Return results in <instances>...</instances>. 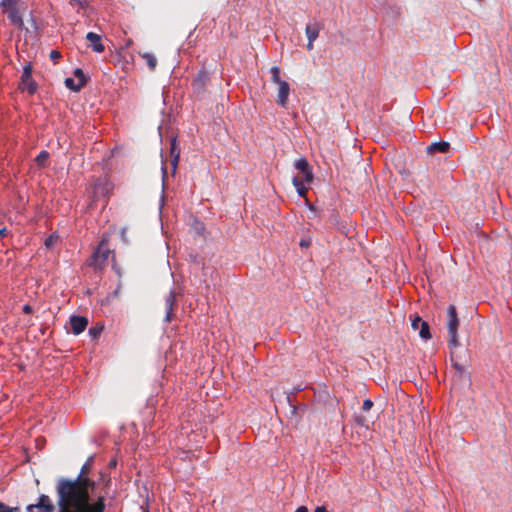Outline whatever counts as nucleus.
<instances>
[{
	"label": "nucleus",
	"mask_w": 512,
	"mask_h": 512,
	"mask_svg": "<svg viewBox=\"0 0 512 512\" xmlns=\"http://www.w3.org/2000/svg\"><path fill=\"white\" fill-rule=\"evenodd\" d=\"M210 81L211 73L204 67L201 68L195 75L191 84L193 93L199 98L204 97L207 91V87L210 84Z\"/></svg>",
	"instance_id": "20e7f679"
},
{
	"label": "nucleus",
	"mask_w": 512,
	"mask_h": 512,
	"mask_svg": "<svg viewBox=\"0 0 512 512\" xmlns=\"http://www.w3.org/2000/svg\"><path fill=\"white\" fill-rule=\"evenodd\" d=\"M447 329H448V345L451 350L460 346V342L458 340V327H459V319L455 305L451 304L447 308Z\"/></svg>",
	"instance_id": "f03ea898"
},
{
	"label": "nucleus",
	"mask_w": 512,
	"mask_h": 512,
	"mask_svg": "<svg viewBox=\"0 0 512 512\" xmlns=\"http://www.w3.org/2000/svg\"><path fill=\"white\" fill-rule=\"evenodd\" d=\"M0 512H20V508L8 506L0 501Z\"/></svg>",
	"instance_id": "bb28decb"
},
{
	"label": "nucleus",
	"mask_w": 512,
	"mask_h": 512,
	"mask_svg": "<svg viewBox=\"0 0 512 512\" xmlns=\"http://www.w3.org/2000/svg\"><path fill=\"white\" fill-rule=\"evenodd\" d=\"M86 39L91 43V49L94 52L102 53L105 50V46L102 43V38L99 34L94 32H88Z\"/></svg>",
	"instance_id": "ddd939ff"
},
{
	"label": "nucleus",
	"mask_w": 512,
	"mask_h": 512,
	"mask_svg": "<svg viewBox=\"0 0 512 512\" xmlns=\"http://www.w3.org/2000/svg\"><path fill=\"white\" fill-rule=\"evenodd\" d=\"M270 73H271V81L273 83L279 84L280 82L284 81V80L280 79V68L278 66L271 67Z\"/></svg>",
	"instance_id": "b1692460"
},
{
	"label": "nucleus",
	"mask_w": 512,
	"mask_h": 512,
	"mask_svg": "<svg viewBox=\"0 0 512 512\" xmlns=\"http://www.w3.org/2000/svg\"><path fill=\"white\" fill-rule=\"evenodd\" d=\"M450 360L452 363V367L455 369V376L463 382L470 383L471 382L470 373L466 371V369L464 368L463 365H461L460 363H458V361H456L454 359L453 351H451Z\"/></svg>",
	"instance_id": "9d476101"
},
{
	"label": "nucleus",
	"mask_w": 512,
	"mask_h": 512,
	"mask_svg": "<svg viewBox=\"0 0 512 512\" xmlns=\"http://www.w3.org/2000/svg\"><path fill=\"white\" fill-rule=\"evenodd\" d=\"M73 75L78 79L79 86L84 87L87 84L88 78L81 68H76L73 71Z\"/></svg>",
	"instance_id": "4be33fe9"
},
{
	"label": "nucleus",
	"mask_w": 512,
	"mask_h": 512,
	"mask_svg": "<svg viewBox=\"0 0 512 512\" xmlns=\"http://www.w3.org/2000/svg\"><path fill=\"white\" fill-rule=\"evenodd\" d=\"M167 177V168L166 166H162V179L163 181L165 180V178Z\"/></svg>",
	"instance_id": "79ce46f5"
},
{
	"label": "nucleus",
	"mask_w": 512,
	"mask_h": 512,
	"mask_svg": "<svg viewBox=\"0 0 512 512\" xmlns=\"http://www.w3.org/2000/svg\"><path fill=\"white\" fill-rule=\"evenodd\" d=\"M450 148V144L447 141L433 142L427 147V153H446Z\"/></svg>",
	"instance_id": "2eb2a0df"
},
{
	"label": "nucleus",
	"mask_w": 512,
	"mask_h": 512,
	"mask_svg": "<svg viewBox=\"0 0 512 512\" xmlns=\"http://www.w3.org/2000/svg\"><path fill=\"white\" fill-rule=\"evenodd\" d=\"M32 69L33 67L31 63H27L23 67V72L18 86L19 90L22 92L27 91L29 95L35 94L38 89L37 83L32 78Z\"/></svg>",
	"instance_id": "39448f33"
},
{
	"label": "nucleus",
	"mask_w": 512,
	"mask_h": 512,
	"mask_svg": "<svg viewBox=\"0 0 512 512\" xmlns=\"http://www.w3.org/2000/svg\"><path fill=\"white\" fill-rule=\"evenodd\" d=\"M60 57H61V54H60L58 51H56V50H52V51L50 52V58H51L52 60L56 61V60H57V59H59Z\"/></svg>",
	"instance_id": "c9c22d12"
},
{
	"label": "nucleus",
	"mask_w": 512,
	"mask_h": 512,
	"mask_svg": "<svg viewBox=\"0 0 512 512\" xmlns=\"http://www.w3.org/2000/svg\"><path fill=\"white\" fill-rule=\"evenodd\" d=\"M313 42H314V41H310V40H308V43H307V45H306V47H307V49H308V50H312V49H313Z\"/></svg>",
	"instance_id": "a18cd8bd"
},
{
	"label": "nucleus",
	"mask_w": 512,
	"mask_h": 512,
	"mask_svg": "<svg viewBox=\"0 0 512 512\" xmlns=\"http://www.w3.org/2000/svg\"><path fill=\"white\" fill-rule=\"evenodd\" d=\"M307 207L308 209L313 213V217H315L317 215V208L315 205L307 202Z\"/></svg>",
	"instance_id": "e433bc0d"
},
{
	"label": "nucleus",
	"mask_w": 512,
	"mask_h": 512,
	"mask_svg": "<svg viewBox=\"0 0 512 512\" xmlns=\"http://www.w3.org/2000/svg\"><path fill=\"white\" fill-rule=\"evenodd\" d=\"M114 269H115V271H116L117 275H118L119 277H121V270H120L119 268H115V267H114Z\"/></svg>",
	"instance_id": "49530a36"
},
{
	"label": "nucleus",
	"mask_w": 512,
	"mask_h": 512,
	"mask_svg": "<svg viewBox=\"0 0 512 512\" xmlns=\"http://www.w3.org/2000/svg\"><path fill=\"white\" fill-rule=\"evenodd\" d=\"M295 512H309L306 506H299Z\"/></svg>",
	"instance_id": "ea45409f"
},
{
	"label": "nucleus",
	"mask_w": 512,
	"mask_h": 512,
	"mask_svg": "<svg viewBox=\"0 0 512 512\" xmlns=\"http://www.w3.org/2000/svg\"><path fill=\"white\" fill-rule=\"evenodd\" d=\"M71 2H76V3L80 4V5H82V0H71Z\"/></svg>",
	"instance_id": "de8ad7c7"
},
{
	"label": "nucleus",
	"mask_w": 512,
	"mask_h": 512,
	"mask_svg": "<svg viewBox=\"0 0 512 512\" xmlns=\"http://www.w3.org/2000/svg\"><path fill=\"white\" fill-rule=\"evenodd\" d=\"M299 245L302 248H308L311 245V239L310 238L301 239L299 242Z\"/></svg>",
	"instance_id": "473e14b6"
},
{
	"label": "nucleus",
	"mask_w": 512,
	"mask_h": 512,
	"mask_svg": "<svg viewBox=\"0 0 512 512\" xmlns=\"http://www.w3.org/2000/svg\"><path fill=\"white\" fill-rule=\"evenodd\" d=\"M7 235V229L4 227V228H1L0 229V236L1 237H5Z\"/></svg>",
	"instance_id": "c03bdc74"
},
{
	"label": "nucleus",
	"mask_w": 512,
	"mask_h": 512,
	"mask_svg": "<svg viewBox=\"0 0 512 512\" xmlns=\"http://www.w3.org/2000/svg\"><path fill=\"white\" fill-rule=\"evenodd\" d=\"M109 253L110 249L108 247V240L106 238H102L97 248L87 260V265L94 269H101L106 263Z\"/></svg>",
	"instance_id": "7ed1b4c3"
},
{
	"label": "nucleus",
	"mask_w": 512,
	"mask_h": 512,
	"mask_svg": "<svg viewBox=\"0 0 512 512\" xmlns=\"http://www.w3.org/2000/svg\"><path fill=\"white\" fill-rule=\"evenodd\" d=\"M30 22H31V25L37 29V23H36V20L35 18L33 17L32 13L30 14Z\"/></svg>",
	"instance_id": "58836bf2"
},
{
	"label": "nucleus",
	"mask_w": 512,
	"mask_h": 512,
	"mask_svg": "<svg viewBox=\"0 0 512 512\" xmlns=\"http://www.w3.org/2000/svg\"><path fill=\"white\" fill-rule=\"evenodd\" d=\"M320 32V25L317 22L309 23L306 25L305 33L307 36V39L310 41H315L317 37L319 36Z\"/></svg>",
	"instance_id": "dca6fc26"
},
{
	"label": "nucleus",
	"mask_w": 512,
	"mask_h": 512,
	"mask_svg": "<svg viewBox=\"0 0 512 512\" xmlns=\"http://www.w3.org/2000/svg\"><path fill=\"white\" fill-rule=\"evenodd\" d=\"M22 312L24 314H31L33 312V308L32 306H30L29 304H25L23 307H22Z\"/></svg>",
	"instance_id": "f704fd0d"
},
{
	"label": "nucleus",
	"mask_w": 512,
	"mask_h": 512,
	"mask_svg": "<svg viewBox=\"0 0 512 512\" xmlns=\"http://www.w3.org/2000/svg\"><path fill=\"white\" fill-rule=\"evenodd\" d=\"M356 423L359 425V426H366V418L364 416H357L356 417Z\"/></svg>",
	"instance_id": "72a5a7b5"
},
{
	"label": "nucleus",
	"mask_w": 512,
	"mask_h": 512,
	"mask_svg": "<svg viewBox=\"0 0 512 512\" xmlns=\"http://www.w3.org/2000/svg\"><path fill=\"white\" fill-rule=\"evenodd\" d=\"M314 512H328V510L324 506H318V507H316Z\"/></svg>",
	"instance_id": "a19ab883"
},
{
	"label": "nucleus",
	"mask_w": 512,
	"mask_h": 512,
	"mask_svg": "<svg viewBox=\"0 0 512 512\" xmlns=\"http://www.w3.org/2000/svg\"><path fill=\"white\" fill-rule=\"evenodd\" d=\"M419 336L425 340H428L432 337L431 332H430V326L426 321L421 322Z\"/></svg>",
	"instance_id": "412c9836"
},
{
	"label": "nucleus",
	"mask_w": 512,
	"mask_h": 512,
	"mask_svg": "<svg viewBox=\"0 0 512 512\" xmlns=\"http://www.w3.org/2000/svg\"><path fill=\"white\" fill-rule=\"evenodd\" d=\"M421 322H424L419 316L415 317V319L412 321V328L414 330L418 329L421 326Z\"/></svg>",
	"instance_id": "2f4dec72"
},
{
	"label": "nucleus",
	"mask_w": 512,
	"mask_h": 512,
	"mask_svg": "<svg viewBox=\"0 0 512 512\" xmlns=\"http://www.w3.org/2000/svg\"><path fill=\"white\" fill-rule=\"evenodd\" d=\"M88 325V319L85 316L72 315L70 317L71 331L74 335L81 334Z\"/></svg>",
	"instance_id": "6e6552de"
},
{
	"label": "nucleus",
	"mask_w": 512,
	"mask_h": 512,
	"mask_svg": "<svg viewBox=\"0 0 512 512\" xmlns=\"http://www.w3.org/2000/svg\"><path fill=\"white\" fill-rule=\"evenodd\" d=\"M373 406V402L370 399H365L362 405L363 411H369Z\"/></svg>",
	"instance_id": "7c9ffc66"
},
{
	"label": "nucleus",
	"mask_w": 512,
	"mask_h": 512,
	"mask_svg": "<svg viewBox=\"0 0 512 512\" xmlns=\"http://www.w3.org/2000/svg\"><path fill=\"white\" fill-rule=\"evenodd\" d=\"M95 454L90 455L82 465L75 479L61 477L57 481L56 492L60 502L70 498L77 512H104L106 509L107 489L111 478L99 472L97 480L90 478Z\"/></svg>",
	"instance_id": "f257e3e1"
},
{
	"label": "nucleus",
	"mask_w": 512,
	"mask_h": 512,
	"mask_svg": "<svg viewBox=\"0 0 512 512\" xmlns=\"http://www.w3.org/2000/svg\"><path fill=\"white\" fill-rule=\"evenodd\" d=\"M57 239H58V237H57V236H55V235H50L49 237H47V238L45 239L44 244H45V246H46L47 248H51V247L54 245V243L56 242V240H57Z\"/></svg>",
	"instance_id": "c85d7f7f"
},
{
	"label": "nucleus",
	"mask_w": 512,
	"mask_h": 512,
	"mask_svg": "<svg viewBox=\"0 0 512 512\" xmlns=\"http://www.w3.org/2000/svg\"><path fill=\"white\" fill-rule=\"evenodd\" d=\"M170 155H171V166L172 173L174 174L180 158V148L178 146L177 137L173 136L170 139Z\"/></svg>",
	"instance_id": "9b49d317"
},
{
	"label": "nucleus",
	"mask_w": 512,
	"mask_h": 512,
	"mask_svg": "<svg viewBox=\"0 0 512 512\" xmlns=\"http://www.w3.org/2000/svg\"><path fill=\"white\" fill-rule=\"evenodd\" d=\"M176 304V294L174 290H170L165 297V310L166 314L164 317L165 322H171L174 318L173 308Z\"/></svg>",
	"instance_id": "1a4fd4ad"
},
{
	"label": "nucleus",
	"mask_w": 512,
	"mask_h": 512,
	"mask_svg": "<svg viewBox=\"0 0 512 512\" xmlns=\"http://www.w3.org/2000/svg\"><path fill=\"white\" fill-rule=\"evenodd\" d=\"M8 18L13 24L17 25L20 29H23L24 22L17 7H13L9 10Z\"/></svg>",
	"instance_id": "f3484780"
},
{
	"label": "nucleus",
	"mask_w": 512,
	"mask_h": 512,
	"mask_svg": "<svg viewBox=\"0 0 512 512\" xmlns=\"http://www.w3.org/2000/svg\"><path fill=\"white\" fill-rule=\"evenodd\" d=\"M0 7L5 11L7 8L12 9L13 7H16V3L14 0H1Z\"/></svg>",
	"instance_id": "cd10ccee"
},
{
	"label": "nucleus",
	"mask_w": 512,
	"mask_h": 512,
	"mask_svg": "<svg viewBox=\"0 0 512 512\" xmlns=\"http://www.w3.org/2000/svg\"><path fill=\"white\" fill-rule=\"evenodd\" d=\"M64 83L68 89L74 92H79L83 88L82 86H79V83H75L73 78H66Z\"/></svg>",
	"instance_id": "393cba45"
},
{
	"label": "nucleus",
	"mask_w": 512,
	"mask_h": 512,
	"mask_svg": "<svg viewBox=\"0 0 512 512\" xmlns=\"http://www.w3.org/2000/svg\"><path fill=\"white\" fill-rule=\"evenodd\" d=\"M37 509V506L36 504H29L27 507H26V511L27 512H34V510Z\"/></svg>",
	"instance_id": "4c0bfd02"
},
{
	"label": "nucleus",
	"mask_w": 512,
	"mask_h": 512,
	"mask_svg": "<svg viewBox=\"0 0 512 512\" xmlns=\"http://www.w3.org/2000/svg\"><path fill=\"white\" fill-rule=\"evenodd\" d=\"M116 465H117V460L116 459L110 460V462L108 464L109 468H115Z\"/></svg>",
	"instance_id": "37998d69"
},
{
	"label": "nucleus",
	"mask_w": 512,
	"mask_h": 512,
	"mask_svg": "<svg viewBox=\"0 0 512 512\" xmlns=\"http://www.w3.org/2000/svg\"><path fill=\"white\" fill-rule=\"evenodd\" d=\"M48 159H49V153L46 150H43L37 155L35 161L38 166L45 167L47 165Z\"/></svg>",
	"instance_id": "5701e85b"
},
{
	"label": "nucleus",
	"mask_w": 512,
	"mask_h": 512,
	"mask_svg": "<svg viewBox=\"0 0 512 512\" xmlns=\"http://www.w3.org/2000/svg\"><path fill=\"white\" fill-rule=\"evenodd\" d=\"M294 167L302 174V179L306 183H311L314 179L312 167L310 166L308 160L304 157L296 160Z\"/></svg>",
	"instance_id": "0eeeda50"
},
{
	"label": "nucleus",
	"mask_w": 512,
	"mask_h": 512,
	"mask_svg": "<svg viewBox=\"0 0 512 512\" xmlns=\"http://www.w3.org/2000/svg\"><path fill=\"white\" fill-rule=\"evenodd\" d=\"M113 190V184L107 178H98L93 185L94 198L107 197Z\"/></svg>",
	"instance_id": "423d86ee"
},
{
	"label": "nucleus",
	"mask_w": 512,
	"mask_h": 512,
	"mask_svg": "<svg viewBox=\"0 0 512 512\" xmlns=\"http://www.w3.org/2000/svg\"><path fill=\"white\" fill-rule=\"evenodd\" d=\"M103 329H104L103 324L97 323L96 325L89 328L88 334L92 340H96L100 337Z\"/></svg>",
	"instance_id": "6ab92c4d"
},
{
	"label": "nucleus",
	"mask_w": 512,
	"mask_h": 512,
	"mask_svg": "<svg viewBox=\"0 0 512 512\" xmlns=\"http://www.w3.org/2000/svg\"><path fill=\"white\" fill-rule=\"evenodd\" d=\"M189 258H190V261L192 264H194L197 267L203 268L204 263H203V259L200 256H198L197 254H190Z\"/></svg>",
	"instance_id": "a878e982"
},
{
	"label": "nucleus",
	"mask_w": 512,
	"mask_h": 512,
	"mask_svg": "<svg viewBox=\"0 0 512 512\" xmlns=\"http://www.w3.org/2000/svg\"><path fill=\"white\" fill-rule=\"evenodd\" d=\"M37 509L40 512H54L55 507L51 502L49 496L45 494H41L38 498V502L36 503Z\"/></svg>",
	"instance_id": "4468645a"
},
{
	"label": "nucleus",
	"mask_w": 512,
	"mask_h": 512,
	"mask_svg": "<svg viewBox=\"0 0 512 512\" xmlns=\"http://www.w3.org/2000/svg\"><path fill=\"white\" fill-rule=\"evenodd\" d=\"M140 55H141V57L143 59L146 60V63L148 65L149 69L151 71H153L155 69V67H156V64H157L156 57L153 54L148 53V52L141 53Z\"/></svg>",
	"instance_id": "aec40b11"
},
{
	"label": "nucleus",
	"mask_w": 512,
	"mask_h": 512,
	"mask_svg": "<svg viewBox=\"0 0 512 512\" xmlns=\"http://www.w3.org/2000/svg\"><path fill=\"white\" fill-rule=\"evenodd\" d=\"M120 237H121V240H122L125 244H128V243H129V240H128V238H127V228H126V227L121 228V230H120Z\"/></svg>",
	"instance_id": "c756f323"
},
{
	"label": "nucleus",
	"mask_w": 512,
	"mask_h": 512,
	"mask_svg": "<svg viewBox=\"0 0 512 512\" xmlns=\"http://www.w3.org/2000/svg\"><path fill=\"white\" fill-rule=\"evenodd\" d=\"M304 180L300 179L299 177L294 176L292 179V183L294 187L296 188V192L299 196L305 197L307 193V188L304 186Z\"/></svg>",
	"instance_id": "a211bd4d"
},
{
	"label": "nucleus",
	"mask_w": 512,
	"mask_h": 512,
	"mask_svg": "<svg viewBox=\"0 0 512 512\" xmlns=\"http://www.w3.org/2000/svg\"><path fill=\"white\" fill-rule=\"evenodd\" d=\"M278 85H279V89H278L277 103L281 107H286L287 102H288V96L290 93L289 83L287 81H283V82H280Z\"/></svg>",
	"instance_id": "f8f14e48"
}]
</instances>
